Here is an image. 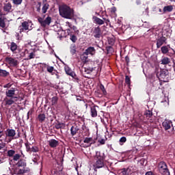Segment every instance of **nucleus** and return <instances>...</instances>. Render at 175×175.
Returning a JSON list of instances; mask_svg holds the SVG:
<instances>
[{
    "mask_svg": "<svg viewBox=\"0 0 175 175\" xmlns=\"http://www.w3.org/2000/svg\"><path fill=\"white\" fill-rule=\"evenodd\" d=\"M5 95L7 96L5 98V105H8V106H12V105L15 102H17V100L18 99V96H16V89L14 88L7 89L5 91Z\"/></svg>",
    "mask_w": 175,
    "mask_h": 175,
    "instance_id": "1",
    "label": "nucleus"
},
{
    "mask_svg": "<svg viewBox=\"0 0 175 175\" xmlns=\"http://www.w3.org/2000/svg\"><path fill=\"white\" fill-rule=\"evenodd\" d=\"M59 11L60 16L64 18L72 19L73 18V16H75L73 9L66 5H62L60 6Z\"/></svg>",
    "mask_w": 175,
    "mask_h": 175,
    "instance_id": "2",
    "label": "nucleus"
},
{
    "mask_svg": "<svg viewBox=\"0 0 175 175\" xmlns=\"http://www.w3.org/2000/svg\"><path fill=\"white\" fill-rule=\"evenodd\" d=\"M159 173L162 175H170V172L167 169V165L164 161H161L158 165Z\"/></svg>",
    "mask_w": 175,
    "mask_h": 175,
    "instance_id": "3",
    "label": "nucleus"
},
{
    "mask_svg": "<svg viewBox=\"0 0 175 175\" xmlns=\"http://www.w3.org/2000/svg\"><path fill=\"white\" fill-rule=\"evenodd\" d=\"M38 23H40L41 27H44V28H46V27L50 26V24H51L52 18L51 16H47L45 19L40 17L38 18Z\"/></svg>",
    "mask_w": 175,
    "mask_h": 175,
    "instance_id": "4",
    "label": "nucleus"
},
{
    "mask_svg": "<svg viewBox=\"0 0 175 175\" xmlns=\"http://www.w3.org/2000/svg\"><path fill=\"white\" fill-rule=\"evenodd\" d=\"M159 36L156 39L157 49H161V47H162L163 44H166V41L167 40V39H166L163 34H159Z\"/></svg>",
    "mask_w": 175,
    "mask_h": 175,
    "instance_id": "5",
    "label": "nucleus"
},
{
    "mask_svg": "<svg viewBox=\"0 0 175 175\" xmlns=\"http://www.w3.org/2000/svg\"><path fill=\"white\" fill-rule=\"evenodd\" d=\"M31 25V23L25 21L21 23V25L19 26L18 29L20 33L23 32H25V31H31L32 29V26ZM30 26V27H29Z\"/></svg>",
    "mask_w": 175,
    "mask_h": 175,
    "instance_id": "6",
    "label": "nucleus"
},
{
    "mask_svg": "<svg viewBox=\"0 0 175 175\" xmlns=\"http://www.w3.org/2000/svg\"><path fill=\"white\" fill-rule=\"evenodd\" d=\"M94 144V139L92 137H85L83 140V143L81 144V147L87 148L91 147V145Z\"/></svg>",
    "mask_w": 175,
    "mask_h": 175,
    "instance_id": "7",
    "label": "nucleus"
},
{
    "mask_svg": "<svg viewBox=\"0 0 175 175\" xmlns=\"http://www.w3.org/2000/svg\"><path fill=\"white\" fill-rule=\"evenodd\" d=\"M132 173H133V171H132L131 167L123 168L118 171V175H131Z\"/></svg>",
    "mask_w": 175,
    "mask_h": 175,
    "instance_id": "8",
    "label": "nucleus"
},
{
    "mask_svg": "<svg viewBox=\"0 0 175 175\" xmlns=\"http://www.w3.org/2000/svg\"><path fill=\"white\" fill-rule=\"evenodd\" d=\"M5 62L10 66H17L18 65V60L13 57H6Z\"/></svg>",
    "mask_w": 175,
    "mask_h": 175,
    "instance_id": "9",
    "label": "nucleus"
},
{
    "mask_svg": "<svg viewBox=\"0 0 175 175\" xmlns=\"http://www.w3.org/2000/svg\"><path fill=\"white\" fill-rule=\"evenodd\" d=\"M92 35L96 39L100 38V35H102V32L100 31V27H94L92 29Z\"/></svg>",
    "mask_w": 175,
    "mask_h": 175,
    "instance_id": "10",
    "label": "nucleus"
},
{
    "mask_svg": "<svg viewBox=\"0 0 175 175\" xmlns=\"http://www.w3.org/2000/svg\"><path fill=\"white\" fill-rule=\"evenodd\" d=\"M93 166L95 169H100L105 166V163L103 160L97 159Z\"/></svg>",
    "mask_w": 175,
    "mask_h": 175,
    "instance_id": "11",
    "label": "nucleus"
},
{
    "mask_svg": "<svg viewBox=\"0 0 175 175\" xmlns=\"http://www.w3.org/2000/svg\"><path fill=\"white\" fill-rule=\"evenodd\" d=\"M3 11L5 12V13H10L13 12V9L12 8V3H5L3 6Z\"/></svg>",
    "mask_w": 175,
    "mask_h": 175,
    "instance_id": "12",
    "label": "nucleus"
},
{
    "mask_svg": "<svg viewBox=\"0 0 175 175\" xmlns=\"http://www.w3.org/2000/svg\"><path fill=\"white\" fill-rule=\"evenodd\" d=\"M64 70L66 75H68V76H71V77H75L76 76V74L73 71H72V69H70L69 66H65Z\"/></svg>",
    "mask_w": 175,
    "mask_h": 175,
    "instance_id": "13",
    "label": "nucleus"
},
{
    "mask_svg": "<svg viewBox=\"0 0 175 175\" xmlns=\"http://www.w3.org/2000/svg\"><path fill=\"white\" fill-rule=\"evenodd\" d=\"M48 143L52 148H55V147H57L58 144H59V142L54 139H50L48 141Z\"/></svg>",
    "mask_w": 175,
    "mask_h": 175,
    "instance_id": "14",
    "label": "nucleus"
},
{
    "mask_svg": "<svg viewBox=\"0 0 175 175\" xmlns=\"http://www.w3.org/2000/svg\"><path fill=\"white\" fill-rule=\"evenodd\" d=\"M85 53L88 54V55L90 54V55H95L96 50L95 48L93 46L88 47L85 51Z\"/></svg>",
    "mask_w": 175,
    "mask_h": 175,
    "instance_id": "15",
    "label": "nucleus"
},
{
    "mask_svg": "<svg viewBox=\"0 0 175 175\" xmlns=\"http://www.w3.org/2000/svg\"><path fill=\"white\" fill-rule=\"evenodd\" d=\"M67 33L70 36V40L72 41L73 43H76V41L77 40V37L72 33V31H70V29H67Z\"/></svg>",
    "mask_w": 175,
    "mask_h": 175,
    "instance_id": "16",
    "label": "nucleus"
},
{
    "mask_svg": "<svg viewBox=\"0 0 175 175\" xmlns=\"http://www.w3.org/2000/svg\"><path fill=\"white\" fill-rule=\"evenodd\" d=\"M163 126L165 129V131H167V129H170V127L172 126V121L165 120L163 122Z\"/></svg>",
    "mask_w": 175,
    "mask_h": 175,
    "instance_id": "17",
    "label": "nucleus"
},
{
    "mask_svg": "<svg viewBox=\"0 0 175 175\" xmlns=\"http://www.w3.org/2000/svg\"><path fill=\"white\" fill-rule=\"evenodd\" d=\"M5 135L8 137H14L16 136V131L14 129H8Z\"/></svg>",
    "mask_w": 175,
    "mask_h": 175,
    "instance_id": "18",
    "label": "nucleus"
},
{
    "mask_svg": "<svg viewBox=\"0 0 175 175\" xmlns=\"http://www.w3.org/2000/svg\"><path fill=\"white\" fill-rule=\"evenodd\" d=\"M93 20L96 24H98V25H103L105 24V21L103 20L96 17V16H93Z\"/></svg>",
    "mask_w": 175,
    "mask_h": 175,
    "instance_id": "19",
    "label": "nucleus"
},
{
    "mask_svg": "<svg viewBox=\"0 0 175 175\" xmlns=\"http://www.w3.org/2000/svg\"><path fill=\"white\" fill-rule=\"evenodd\" d=\"M25 169H21L20 168V167H16L15 170H14V173L15 174H24V173H25Z\"/></svg>",
    "mask_w": 175,
    "mask_h": 175,
    "instance_id": "20",
    "label": "nucleus"
},
{
    "mask_svg": "<svg viewBox=\"0 0 175 175\" xmlns=\"http://www.w3.org/2000/svg\"><path fill=\"white\" fill-rule=\"evenodd\" d=\"M161 65H168L170 64V59L167 57H164L161 60Z\"/></svg>",
    "mask_w": 175,
    "mask_h": 175,
    "instance_id": "21",
    "label": "nucleus"
},
{
    "mask_svg": "<svg viewBox=\"0 0 175 175\" xmlns=\"http://www.w3.org/2000/svg\"><path fill=\"white\" fill-rule=\"evenodd\" d=\"M90 111L92 117H98V111H96V108H95V107H92L90 109Z\"/></svg>",
    "mask_w": 175,
    "mask_h": 175,
    "instance_id": "22",
    "label": "nucleus"
},
{
    "mask_svg": "<svg viewBox=\"0 0 175 175\" xmlns=\"http://www.w3.org/2000/svg\"><path fill=\"white\" fill-rule=\"evenodd\" d=\"M173 11V5L165 6L163 9V13H167Z\"/></svg>",
    "mask_w": 175,
    "mask_h": 175,
    "instance_id": "23",
    "label": "nucleus"
},
{
    "mask_svg": "<svg viewBox=\"0 0 175 175\" xmlns=\"http://www.w3.org/2000/svg\"><path fill=\"white\" fill-rule=\"evenodd\" d=\"M9 75H10L9 72L6 71L5 70L0 69L1 77H7V76H9Z\"/></svg>",
    "mask_w": 175,
    "mask_h": 175,
    "instance_id": "24",
    "label": "nucleus"
},
{
    "mask_svg": "<svg viewBox=\"0 0 175 175\" xmlns=\"http://www.w3.org/2000/svg\"><path fill=\"white\" fill-rule=\"evenodd\" d=\"M81 59L83 61V62H87L88 61V55L85 52H84L81 55Z\"/></svg>",
    "mask_w": 175,
    "mask_h": 175,
    "instance_id": "25",
    "label": "nucleus"
},
{
    "mask_svg": "<svg viewBox=\"0 0 175 175\" xmlns=\"http://www.w3.org/2000/svg\"><path fill=\"white\" fill-rule=\"evenodd\" d=\"M78 131H79V128L75 127L74 126H72L70 129L72 136H75V135H76V133H77Z\"/></svg>",
    "mask_w": 175,
    "mask_h": 175,
    "instance_id": "26",
    "label": "nucleus"
},
{
    "mask_svg": "<svg viewBox=\"0 0 175 175\" xmlns=\"http://www.w3.org/2000/svg\"><path fill=\"white\" fill-rule=\"evenodd\" d=\"M10 50L11 51H12V53H15L16 50H17V44L14 42H11Z\"/></svg>",
    "mask_w": 175,
    "mask_h": 175,
    "instance_id": "27",
    "label": "nucleus"
},
{
    "mask_svg": "<svg viewBox=\"0 0 175 175\" xmlns=\"http://www.w3.org/2000/svg\"><path fill=\"white\" fill-rule=\"evenodd\" d=\"M49 8H50V5H49V3H44L42 8V13H46L47 10H49Z\"/></svg>",
    "mask_w": 175,
    "mask_h": 175,
    "instance_id": "28",
    "label": "nucleus"
},
{
    "mask_svg": "<svg viewBox=\"0 0 175 175\" xmlns=\"http://www.w3.org/2000/svg\"><path fill=\"white\" fill-rule=\"evenodd\" d=\"M51 105L52 106H55V105H57V103H58V97L57 96H53L51 100Z\"/></svg>",
    "mask_w": 175,
    "mask_h": 175,
    "instance_id": "29",
    "label": "nucleus"
},
{
    "mask_svg": "<svg viewBox=\"0 0 175 175\" xmlns=\"http://www.w3.org/2000/svg\"><path fill=\"white\" fill-rule=\"evenodd\" d=\"M38 118L40 122H43L46 120V115H44V113L40 114Z\"/></svg>",
    "mask_w": 175,
    "mask_h": 175,
    "instance_id": "30",
    "label": "nucleus"
},
{
    "mask_svg": "<svg viewBox=\"0 0 175 175\" xmlns=\"http://www.w3.org/2000/svg\"><path fill=\"white\" fill-rule=\"evenodd\" d=\"M17 165L18 167H23L25 169V166H27V163L21 160L17 163Z\"/></svg>",
    "mask_w": 175,
    "mask_h": 175,
    "instance_id": "31",
    "label": "nucleus"
},
{
    "mask_svg": "<svg viewBox=\"0 0 175 175\" xmlns=\"http://www.w3.org/2000/svg\"><path fill=\"white\" fill-rule=\"evenodd\" d=\"M96 159H98V160H103L104 159H103V155H102V154L99 151L96 152Z\"/></svg>",
    "mask_w": 175,
    "mask_h": 175,
    "instance_id": "32",
    "label": "nucleus"
},
{
    "mask_svg": "<svg viewBox=\"0 0 175 175\" xmlns=\"http://www.w3.org/2000/svg\"><path fill=\"white\" fill-rule=\"evenodd\" d=\"M161 49L163 54H167L169 53V48L166 46H163Z\"/></svg>",
    "mask_w": 175,
    "mask_h": 175,
    "instance_id": "33",
    "label": "nucleus"
},
{
    "mask_svg": "<svg viewBox=\"0 0 175 175\" xmlns=\"http://www.w3.org/2000/svg\"><path fill=\"white\" fill-rule=\"evenodd\" d=\"M83 70V72H85V73H87V75H90V73H91L92 70H94V68H84Z\"/></svg>",
    "mask_w": 175,
    "mask_h": 175,
    "instance_id": "34",
    "label": "nucleus"
},
{
    "mask_svg": "<svg viewBox=\"0 0 175 175\" xmlns=\"http://www.w3.org/2000/svg\"><path fill=\"white\" fill-rule=\"evenodd\" d=\"M0 27L1 28H5L6 27V23H5V18H0Z\"/></svg>",
    "mask_w": 175,
    "mask_h": 175,
    "instance_id": "35",
    "label": "nucleus"
},
{
    "mask_svg": "<svg viewBox=\"0 0 175 175\" xmlns=\"http://www.w3.org/2000/svg\"><path fill=\"white\" fill-rule=\"evenodd\" d=\"M14 154H16V151L13 150H9L7 152L8 157H14Z\"/></svg>",
    "mask_w": 175,
    "mask_h": 175,
    "instance_id": "36",
    "label": "nucleus"
},
{
    "mask_svg": "<svg viewBox=\"0 0 175 175\" xmlns=\"http://www.w3.org/2000/svg\"><path fill=\"white\" fill-rule=\"evenodd\" d=\"M77 48L75 45H72L70 46V53L72 55H75L76 54Z\"/></svg>",
    "mask_w": 175,
    "mask_h": 175,
    "instance_id": "37",
    "label": "nucleus"
},
{
    "mask_svg": "<svg viewBox=\"0 0 175 175\" xmlns=\"http://www.w3.org/2000/svg\"><path fill=\"white\" fill-rule=\"evenodd\" d=\"M144 115L147 118H150L152 116V112L150 110H146L144 113Z\"/></svg>",
    "mask_w": 175,
    "mask_h": 175,
    "instance_id": "38",
    "label": "nucleus"
},
{
    "mask_svg": "<svg viewBox=\"0 0 175 175\" xmlns=\"http://www.w3.org/2000/svg\"><path fill=\"white\" fill-rule=\"evenodd\" d=\"M126 142V137H122L119 140V143H120V146H123L124 143H125Z\"/></svg>",
    "mask_w": 175,
    "mask_h": 175,
    "instance_id": "39",
    "label": "nucleus"
},
{
    "mask_svg": "<svg viewBox=\"0 0 175 175\" xmlns=\"http://www.w3.org/2000/svg\"><path fill=\"white\" fill-rule=\"evenodd\" d=\"M55 126L56 129H61L62 128H64V126H65V124L64 123H57L55 124Z\"/></svg>",
    "mask_w": 175,
    "mask_h": 175,
    "instance_id": "40",
    "label": "nucleus"
},
{
    "mask_svg": "<svg viewBox=\"0 0 175 175\" xmlns=\"http://www.w3.org/2000/svg\"><path fill=\"white\" fill-rule=\"evenodd\" d=\"M20 158H21V154H14L13 161H18V159H20Z\"/></svg>",
    "mask_w": 175,
    "mask_h": 175,
    "instance_id": "41",
    "label": "nucleus"
},
{
    "mask_svg": "<svg viewBox=\"0 0 175 175\" xmlns=\"http://www.w3.org/2000/svg\"><path fill=\"white\" fill-rule=\"evenodd\" d=\"M72 31H74V33L75 35H79V33H80V31H79V29H77V27L76 26H72Z\"/></svg>",
    "mask_w": 175,
    "mask_h": 175,
    "instance_id": "42",
    "label": "nucleus"
},
{
    "mask_svg": "<svg viewBox=\"0 0 175 175\" xmlns=\"http://www.w3.org/2000/svg\"><path fill=\"white\" fill-rule=\"evenodd\" d=\"M46 70H47V72H49V73H51L52 72H54V67L53 66H47Z\"/></svg>",
    "mask_w": 175,
    "mask_h": 175,
    "instance_id": "43",
    "label": "nucleus"
},
{
    "mask_svg": "<svg viewBox=\"0 0 175 175\" xmlns=\"http://www.w3.org/2000/svg\"><path fill=\"white\" fill-rule=\"evenodd\" d=\"M100 89L101 90L104 95H106L107 94V92H106V89H105V86L103 84L100 85Z\"/></svg>",
    "mask_w": 175,
    "mask_h": 175,
    "instance_id": "44",
    "label": "nucleus"
},
{
    "mask_svg": "<svg viewBox=\"0 0 175 175\" xmlns=\"http://www.w3.org/2000/svg\"><path fill=\"white\" fill-rule=\"evenodd\" d=\"M14 5H21L23 0H12Z\"/></svg>",
    "mask_w": 175,
    "mask_h": 175,
    "instance_id": "45",
    "label": "nucleus"
},
{
    "mask_svg": "<svg viewBox=\"0 0 175 175\" xmlns=\"http://www.w3.org/2000/svg\"><path fill=\"white\" fill-rule=\"evenodd\" d=\"M161 103H163L165 106H169V98H165V100L161 102Z\"/></svg>",
    "mask_w": 175,
    "mask_h": 175,
    "instance_id": "46",
    "label": "nucleus"
},
{
    "mask_svg": "<svg viewBox=\"0 0 175 175\" xmlns=\"http://www.w3.org/2000/svg\"><path fill=\"white\" fill-rule=\"evenodd\" d=\"M31 151H32V152H38V151H39V148L37 146H33Z\"/></svg>",
    "mask_w": 175,
    "mask_h": 175,
    "instance_id": "47",
    "label": "nucleus"
},
{
    "mask_svg": "<svg viewBox=\"0 0 175 175\" xmlns=\"http://www.w3.org/2000/svg\"><path fill=\"white\" fill-rule=\"evenodd\" d=\"M39 159H40L39 156L36 155V158L33 159V162H34V163H36L38 165V162L39 161Z\"/></svg>",
    "mask_w": 175,
    "mask_h": 175,
    "instance_id": "48",
    "label": "nucleus"
},
{
    "mask_svg": "<svg viewBox=\"0 0 175 175\" xmlns=\"http://www.w3.org/2000/svg\"><path fill=\"white\" fill-rule=\"evenodd\" d=\"M66 27H68V28L72 29V28H73L74 25H72V23H70L69 22H66Z\"/></svg>",
    "mask_w": 175,
    "mask_h": 175,
    "instance_id": "49",
    "label": "nucleus"
},
{
    "mask_svg": "<svg viewBox=\"0 0 175 175\" xmlns=\"http://www.w3.org/2000/svg\"><path fill=\"white\" fill-rule=\"evenodd\" d=\"M110 12L112 14H114V13H116V12H117V8H116V7H112L110 9Z\"/></svg>",
    "mask_w": 175,
    "mask_h": 175,
    "instance_id": "50",
    "label": "nucleus"
},
{
    "mask_svg": "<svg viewBox=\"0 0 175 175\" xmlns=\"http://www.w3.org/2000/svg\"><path fill=\"white\" fill-rule=\"evenodd\" d=\"M125 81L126 84H131V78H129L128 76H126Z\"/></svg>",
    "mask_w": 175,
    "mask_h": 175,
    "instance_id": "51",
    "label": "nucleus"
},
{
    "mask_svg": "<svg viewBox=\"0 0 175 175\" xmlns=\"http://www.w3.org/2000/svg\"><path fill=\"white\" fill-rule=\"evenodd\" d=\"M160 77L162 79H164V77H166V72L165 71H162L160 74Z\"/></svg>",
    "mask_w": 175,
    "mask_h": 175,
    "instance_id": "52",
    "label": "nucleus"
},
{
    "mask_svg": "<svg viewBox=\"0 0 175 175\" xmlns=\"http://www.w3.org/2000/svg\"><path fill=\"white\" fill-rule=\"evenodd\" d=\"M32 58H35V53L33 52L30 53L29 55V59H32Z\"/></svg>",
    "mask_w": 175,
    "mask_h": 175,
    "instance_id": "53",
    "label": "nucleus"
},
{
    "mask_svg": "<svg viewBox=\"0 0 175 175\" xmlns=\"http://www.w3.org/2000/svg\"><path fill=\"white\" fill-rule=\"evenodd\" d=\"M42 5V3L40 2H38V8H37V12H38V13H40V6Z\"/></svg>",
    "mask_w": 175,
    "mask_h": 175,
    "instance_id": "54",
    "label": "nucleus"
},
{
    "mask_svg": "<svg viewBox=\"0 0 175 175\" xmlns=\"http://www.w3.org/2000/svg\"><path fill=\"white\" fill-rule=\"evenodd\" d=\"M104 23H105L106 24H109V23H110V20L106 18H103Z\"/></svg>",
    "mask_w": 175,
    "mask_h": 175,
    "instance_id": "55",
    "label": "nucleus"
},
{
    "mask_svg": "<svg viewBox=\"0 0 175 175\" xmlns=\"http://www.w3.org/2000/svg\"><path fill=\"white\" fill-rule=\"evenodd\" d=\"M26 146V150L27 152L31 151V148L29 147V145L25 144Z\"/></svg>",
    "mask_w": 175,
    "mask_h": 175,
    "instance_id": "56",
    "label": "nucleus"
},
{
    "mask_svg": "<svg viewBox=\"0 0 175 175\" xmlns=\"http://www.w3.org/2000/svg\"><path fill=\"white\" fill-rule=\"evenodd\" d=\"M145 175H154V173L151 171L147 172Z\"/></svg>",
    "mask_w": 175,
    "mask_h": 175,
    "instance_id": "57",
    "label": "nucleus"
},
{
    "mask_svg": "<svg viewBox=\"0 0 175 175\" xmlns=\"http://www.w3.org/2000/svg\"><path fill=\"white\" fill-rule=\"evenodd\" d=\"M4 147H5V144L0 143V150H2V148H4Z\"/></svg>",
    "mask_w": 175,
    "mask_h": 175,
    "instance_id": "58",
    "label": "nucleus"
},
{
    "mask_svg": "<svg viewBox=\"0 0 175 175\" xmlns=\"http://www.w3.org/2000/svg\"><path fill=\"white\" fill-rule=\"evenodd\" d=\"M76 20L78 21H81V23H83V21H84V19H83V18H77Z\"/></svg>",
    "mask_w": 175,
    "mask_h": 175,
    "instance_id": "59",
    "label": "nucleus"
},
{
    "mask_svg": "<svg viewBox=\"0 0 175 175\" xmlns=\"http://www.w3.org/2000/svg\"><path fill=\"white\" fill-rule=\"evenodd\" d=\"M0 18H3V13L1 11H0Z\"/></svg>",
    "mask_w": 175,
    "mask_h": 175,
    "instance_id": "60",
    "label": "nucleus"
},
{
    "mask_svg": "<svg viewBox=\"0 0 175 175\" xmlns=\"http://www.w3.org/2000/svg\"><path fill=\"white\" fill-rule=\"evenodd\" d=\"M20 152H21V154L23 158H25V155L24 154V153H23V150H20Z\"/></svg>",
    "mask_w": 175,
    "mask_h": 175,
    "instance_id": "61",
    "label": "nucleus"
},
{
    "mask_svg": "<svg viewBox=\"0 0 175 175\" xmlns=\"http://www.w3.org/2000/svg\"><path fill=\"white\" fill-rule=\"evenodd\" d=\"M136 3H137V5H140V3H142V1H141L140 0H137V1H136Z\"/></svg>",
    "mask_w": 175,
    "mask_h": 175,
    "instance_id": "62",
    "label": "nucleus"
},
{
    "mask_svg": "<svg viewBox=\"0 0 175 175\" xmlns=\"http://www.w3.org/2000/svg\"><path fill=\"white\" fill-rule=\"evenodd\" d=\"M100 143L101 144H105V140L102 139V140L100 142Z\"/></svg>",
    "mask_w": 175,
    "mask_h": 175,
    "instance_id": "63",
    "label": "nucleus"
},
{
    "mask_svg": "<svg viewBox=\"0 0 175 175\" xmlns=\"http://www.w3.org/2000/svg\"><path fill=\"white\" fill-rule=\"evenodd\" d=\"M77 100H80L79 98H77Z\"/></svg>",
    "mask_w": 175,
    "mask_h": 175,
    "instance_id": "64",
    "label": "nucleus"
}]
</instances>
